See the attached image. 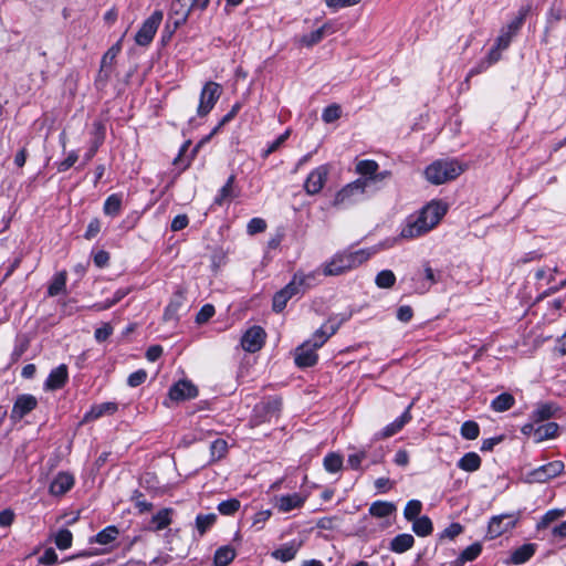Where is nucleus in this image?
<instances>
[{
	"instance_id": "41",
	"label": "nucleus",
	"mask_w": 566,
	"mask_h": 566,
	"mask_svg": "<svg viewBox=\"0 0 566 566\" xmlns=\"http://www.w3.org/2000/svg\"><path fill=\"white\" fill-rule=\"evenodd\" d=\"M118 534H119V532H118L117 527L107 526L106 528L101 531L98 534H96L94 542L102 544V545H107V544L112 543L113 541H115L116 537L118 536Z\"/></svg>"
},
{
	"instance_id": "11",
	"label": "nucleus",
	"mask_w": 566,
	"mask_h": 566,
	"mask_svg": "<svg viewBox=\"0 0 566 566\" xmlns=\"http://www.w3.org/2000/svg\"><path fill=\"white\" fill-rule=\"evenodd\" d=\"M38 406V400L32 395H20L18 396L12 410H11V419L14 421L21 420L29 412L34 410Z\"/></svg>"
},
{
	"instance_id": "29",
	"label": "nucleus",
	"mask_w": 566,
	"mask_h": 566,
	"mask_svg": "<svg viewBox=\"0 0 566 566\" xmlns=\"http://www.w3.org/2000/svg\"><path fill=\"white\" fill-rule=\"evenodd\" d=\"M481 551L482 546L480 543L471 544L453 562V566H463L467 562L474 560L481 554Z\"/></svg>"
},
{
	"instance_id": "21",
	"label": "nucleus",
	"mask_w": 566,
	"mask_h": 566,
	"mask_svg": "<svg viewBox=\"0 0 566 566\" xmlns=\"http://www.w3.org/2000/svg\"><path fill=\"white\" fill-rule=\"evenodd\" d=\"M282 400L280 398H271L266 401L261 402L255 407L256 411H262L264 413L263 420H271L272 417H276L281 410Z\"/></svg>"
},
{
	"instance_id": "20",
	"label": "nucleus",
	"mask_w": 566,
	"mask_h": 566,
	"mask_svg": "<svg viewBox=\"0 0 566 566\" xmlns=\"http://www.w3.org/2000/svg\"><path fill=\"white\" fill-rule=\"evenodd\" d=\"M412 406H413V402H411L407 407L406 411L398 419H396L394 422H391L384 429V431L381 433L382 438H389V437L396 434L403 428V426L406 423H408L411 420L410 410H411Z\"/></svg>"
},
{
	"instance_id": "12",
	"label": "nucleus",
	"mask_w": 566,
	"mask_h": 566,
	"mask_svg": "<svg viewBox=\"0 0 566 566\" xmlns=\"http://www.w3.org/2000/svg\"><path fill=\"white\" fill-rule=\"evenodd\" d=\"M367 182V179H357L354 182L348 184L336 193L333 205L340 206L349 201L354 195H363L365 192Z\"/></svg>"
},
{
	"instance_id": "4",
	"label": "nucleus",
	"mask_w": 566,
	"mask_h": 566,
	"mask_svg": "<svg viewBox=\"0 0 566 566\" xmlns=\"http://www.w3.org/2000/svg\"><path fill=\"white\" fill-rule=\"evenodd\" d=\"M163 11L156 10L153 14L146 19L135 35V41L138 45L147 46L154 39L158 27L163 21Z\"/></svg>"
},
{
	"instance_id": "38",
	"label": "nucleus",
	"mask_w": 566,
	"mask_h": 566,
	"mask_svg": "<svg viewBox=\"0 0 566 566\" xmlns=\"http://www.w3.org/2000/svg\"><path fill=\"white\" fill-rule=\"evenodd\" d=\"M412 530L418 536H428L432 532V522L428 516H421L413 521Z\"/></svg>"
},
{
	"instance_id": "58",
	"label": "nucleus",
	"mask_w": 566,
	"mask_h": 566,
	"mask_svg": "<svg viewBox=\"0 0 566 566\" xmlns=\"http://www.w3.org/2000/svg\"><path fill=\"white\" fill-rule=\"evenodd\" d=\"M463 532V526L459 523L450 524L440 535V538L453 539L455 536Z\"/></svg>"
},
{
	"instance_id": "2",
	"label": "nucleus",
	"mask_w": 566,
	"mask_h": 566,
	"mask_svg": "<svg viewBox=\"0 0 566 566\" xmlns=\"http://www.w3.org/2000/svg\"><path fill=\"white\" fill-rule=\"evenodd\" d=\"M463 171V166L457 160H437L426 168L424 175L429 182L441 185L455 179Z\"/></svg>"
},
{
	"instance_id": "39",
	"label": "nucleus",
	"mask_w": 566,
	"mask_h": 566,
	"mask_svg": "<svg viewBox=\"0 0 566 566\" xmlns=\"http://www.w3.org/2000/svg\"><path fill=\"white\" fill-rule=\"evenodd\" d=\"M130 292L129 289H119L115 292L112 300H108L103 303H96L92 307L95 311H105L117 304L119 301H122L128 293Z\"/></svg>"
},
{
	"instance_id": "35",
	"label": "nucleus",
	"mask_w": 566,
	"mask_h": 566,
	"mask_svg": "<svg viewBox=\"0 0 566 566\" xmlns=\"http://www.w3.org/2000/svg\"><path fill=\"white\" fill-rule=\"evenodd\" d=\"M189 1H190V6H189L188 10L185 13H182L179 18L174 20V22H172L174 28L170 31V34L176 29H178L181 24H184L186 22L188 14L191 10H193V9L205 10L208 7L210 0H189Z\"/></svg>"
},
{
	"instance_id": "60",
	"label": "nucleus",
	"mask_w": 566,
	"mask_h": 566,
	"mask_svg": "<svg viewBox=\"0 0 566 566\" xmlns=\"http://www.w3.org/2000/svg\"><path fill=\"white\" fill-rule=\"evenodd\" d=\"M147 378V373L144 369H139L129 375L127 382L130 387H137L142 385Z\"/></svg>"
},
{
	"instance_id": "25",
	"label": "nucleus",
	"mask_w": 566,
	"mask_h": 566,
	"mask_svg": "<svg viewBox=\"0 0 566 566\" xmlns=\"http://www.w3.org/2000/svg\"><path fill=\"white\" fill-rule=\"evenodd\" d=\"M235 549L230 545L219 547L213 557L214 566H228L235 557Z\"/></svg>"
},
{
	"instance_id": "28",
	"label": "nucleus",
	"mask_w": 566,
	"mask_h": 566,
	"mask_svg": "<svg viewBox=\"0 0 566 566\" xmlns=\"http://www.w3.org/2000/svg\"><path fill=\"white\" fill-rule=\"evenodd\" d=\"M312 279L313 275L295 274L292 281L285 287H283V290L287 292L290 297H292L302 291V286L308 287L310 283H307V281Z\"/></svg>"
},
{
	"instance_id": "23",
	"label": "nucleus",
	"mask_w": 566,
	"mask_h": 566,
	"mask_svg": "<svg viewBox=\"0 0 566 566\" xmlns=\"http://www.w3.org/2000/svg\"><path fill=\"white\" fill-rule=\"evenodd\" d=\"M535 544H524L512 552L510 563L520 565L527 562L535 553Z\"/></svg>"
},
{
	"instance_id": "22",
	"label": "nucleus",
	"mask_w": 566,
	"mask_h": 566,
	"mask_svg": "<svg viewBox=\"0 0 566 566\" xmlns=\"http://www.w3.org/2000/svg\"><path fill=\"white\" fill-rule=\"evenodd\" d=\"M305 502V497L298 493L283 495L277 499V507L281 512H290L301 507Z\"/></svg>"
},
{
	"instance_id": "51",
	"label": "nucleus",
	"mask_w": 566,
	"mask_h": 566,
	"mask_svg": "<svg viewBox=\"0 0 566 566\" xmlns=\"http://www.w3.org/2000/svg\"><path fill=\"white\" fill-rule=\"evenodd\" d=\"M72 533L67 528L60 530L55 535V545L60 549H66L72 545Z\"/></svg>"
},
{
	"instance_id": "24",
	"label": "nucleus",
	"mask_w": 566,
	"mask_h": 566,
	"mask_svg": "<svg viewBox=\"0 0 566 566\" xmlns=\"http://www.w3.org/2000/svg\"><path fill=\"white\" fill-rule=\"evenodd\" d=\"M332 29L329 23L323 24L321 28H318L315 31H312L308 34H304L298 39V43L304 46H313L322 41L324 38V34Z\"/></svg>"
},
{
	"instance_id": "64",
	"label": "nucleus",
	"mask_w": 566,
	"mask_h": 566,
	"mask_svg": "<svg viewBox=\"0 0 566 566\" xmlns=\"http://www.w3.org/2000/svg\"><path fill=\"white\" fill-rule=\"evenodd\" d=\"M512 38H513L512 33H509V32L504 31V29H503L501 34L496 39L495 46L497 49L505 50L506 48H509Z\"/></svg>"
},
{
	"instance_id": "46",
	"label": "nucleus",
	"mask_w": 566,
	"mask_h": 566,
	"mask_svg": "<svg viewBox=\"0 0 566 566\" xmlns=\"http://www.w3.org/2000/svg\"><path fill=\"white\" fill-rule=\"evenodd\" d=\"M422 510V504L418 500H411L407 503L403 515L408 521H415Z\"/></svg>"
},
{
	"instance_id": "49",
	"label": "nucleus",
	"mask_w": 566,
	"mask_h": 566,
	"mask_svg": "<svg viewBox=\"0 0 566 566\" xmlns=\"http://www.w3.org/2000/svg\"><path fill=\"white\" fill-rule=\"evenodd\" d=\"M378 169V164L374 160H360L356 165V171L363 176H373Z\"/></svg>"
},
{
	"instance_id": "32",
	"label": "nucleus",
	"mask_w": 566,
	"mask_h": 566,
	"mask_svg": "<svg viewBox=\"0 0 566 566\" xmlns=\"http://www.w3.org/2000/svg\"><path fill=\"white\" fill-rule=\"evenodd\" d=\"M396 511V506L391 502L377 501L369 507L370 515L375 517H387Z\"/></svg>"
},
{
	"instance_id": "19",
	"label": "nucleus",
	"mask_w": 566,
	"mask_h": 566,
	"mask_svg": "<svg viewBox=\"0 0 566 566\" xmlns=\"http://www.w3.org/2000/svg\"><path fill=\"white\" fill-rule=\"evenodd\" d=\"M412 406H413V402H411L407 407L406 411L398 419H396L394 422H391L384 429V431L381 433L382 438H389V437L396 434L403 428V426L406 423H408L411 420L410 410H411Z\"/></svg>"
},
{
	"instance_id": "43",
	"label": "nucleus",
	"mask_w": 566,
	"mask_h": 566,
	"mask_svg": "<svg viewBox=\"0 0 566 566\" xmlns=\"http://www.w3.org/2000/svg\"><path fill=\"white\" fill-rule=\"evenodd\" d=\"M376 285L380 289H390L395 285L396 276L390 270H382L376 276Z\"/></svg>"
},
{
	"instance_id": "52",
	"label": "nucleus",
	"mask_w": 566,
	"mask_h": 566,
	"mask_svg": "<svg viewBox=\"0 0 566 566\" xmlns=\"http://www.w3.org/2000/svg\"><path fill=\"white\" fill-rule=\"evenodd\" d=\"M342 116V108L338 104H332L327 106L322 114V118L325 123L329 124L337 120Z\"/></svg>"
},
{
	"instance_id": "6",
	"label": "nucleus",
	"mask_w": 566,
	"mask_h": 566,
	"mask_svg": "<svg viewBox=\"0 0 566 566\" xmlns=\"http://www.w3.org/2000/svg\"><path fill=\"white\" fill-rule=\"evenodd\" d=\"M221 95V86L216 82H208L201 92L197 109L199 116H206L214 106Z\"/></svg>"
},
{
	"instance_id": "55",
	"label": "nucleus",
	"mask_w": 566,
	"mask_h": 566,
	"mask_svg": "<svg viewBox=\"0 0 566 566\" xmlns=\"http://www.w3.org/2000/svg\"><path fill=\"white\" fill-rule=\"evenodd\" d=\"M564 515L563 510H551L548 511L542 518V521L538 523L537 528H545L547 527L553 521L557 520L558 517Z\"/></svg>"
},
{
	"instance_id": "17",
	"label": "nucleus",
	"mask_w": 566,
	"mask_h": 566,
	"mask_svg": "<svg viewBox=\"0 0 566 566\" xmlns=\"http://www.w3.org/2000/svg\"><path fill=\"white\" fill-rule=\"evenodd\" d=\"M447 212V206L439 202V201H432L424 206L420 213L422 214L423 219H427V221L430 223V226H437L442 217Z\"/></svg>"
},
{
	"instance_id": "57",
	"label": "nucleus",
	"mask_w": 566,
	"mask_h": 566,
	"mask_svg": "<svg viewBox=\"0 0 566 566\" xmlns=\"http://www.w3.org/2000/svg\"><path fill=\"white\" fill-rule=\"evenodd\" d=\"M266 229V222L261 218H253L248 223V233L253 235L263 232Z\"/></svg>"
},
{
	"instance_id": "45",
	"label": "nucleus",
	"mask_w": 566,
	"mask_h": 566,
	"mask_svg": "<svg viewBox=\"0 0 566 566\" xmlns=\"http://www.w3.org/2000/svg\"><path fill=\"white\" fill-rule=\"evenodd\" d=\"M122 208V198L118 195L109 196L104 203V212L108 216H117Z\"/></svg>"
},
{
	"instance_id": "34",
	"label": "nucleus",
	"mask_w": 566,
	"mask_h": 566,
	"mask_svg": "<svg viewBox=\"0 0 566 566\" xmlns=\"http://www.w3.org/2000/svg\"><path fill=\"white\" fill-rule=\"evenodd\" d=\"M557 410L558 408L554 403H542L533 411L532 419L535 422L547 420L553 417Z\"/></svg>"
},
{
	"instance_id": "33",
	"label": "nucleus",
	"mask_w": 566,
	"mask_h": 566,
	"mask_svg": "<svg viewBox=\"0 0 566 566\" xmlns=\"http://www.w3.org/2000/svg\"><path fill=\"white\" fill-rule=\"evenodd\" d=\"M235 177L234 175H231L226 185L221 188L219 195L214 199V203L218 206H222L224 202L232 200L235 197L233 184H234Z\"/></svg>"
},
{
	"instance_id": "37",
	"label": "nucleus",
	"mask_w": 566,
	"mask_h": 566,
	"mask_svg": "<svg viewBox=\"0 0 566 566\" xmlns=\"http://www.w3.org/2000/svg\"><path fill=\"white\" fill-rule=\"evenodd\" d=\"M217 515L214 513L199 514L196 517V528L200 536H203L206 532L216 523Z\"/></svg>"
},
{
	"instance_id": "63",
	"label": "nucleus",
	"mask_w": 566,
	"mask_h": 566,
	"mask_svg": "<svg viewBox=\"0 0 566 566\" xmlns=\"http://www.w3.org/2000/svg\"><path fill=\"white\" fill-rule=\"evenodd\" d=\"M99 231H101V222H99V220H98V219H93V220L88 223V226H87V230H86V232H85V235H84V237H85L87 240H91V239L95 238V237L98 234V232H99Z\"/></svg>"
},
{
	"instance_id": "40",
	"label": "nucleus",
	"mask_w": 566,
	"mask_h": 566,
	"mask_svg": "<svg viewBox=\"0 0 566 566\" xmlns=\"http://www.w3.org/2000/svg\"><path fill=\"white\" fill-rule=\"evenodd\" d=\"M171 509H163L157 514H155L151 520V522L155 524V530L161 531L166 528L171 523Z\"/></svg>"
},
{
	"instance_id": "10",
	"label": "nucleus",
	"mask_w": 566,
	"mask_h": 566,
	"mask_svg": "<svg viewBox=\"0 0 566 566\" xmlns=\"http://www.w3.org/2000/svg\"><path fill=\"white\" fill-rule=\"evenodd\" d=\"M265 332L260 326H253L245 332L241 339V345L244 350L255 353L261 349L264 344Z\"/></svg>"
},
{
	"instance_id": "3",
	"label": "nucleus",
	"mask_w": 566,
	"mask_h": 566,
	"mask_svg": "<svg viewBox=\"0 0 566 566\" xmlns=\"http://www.w3.org/2000/svg\"><path fill=\"white\" fill-rule=\"evenodd\" d=\"M368 258L369 253H366L364 250L353 253H339L325 264L323 272L326 276L340 275L348 270L357 268Z\"/></svg>"
},
{
	"instance_id": "13",
	"label": "nucleus",
	"mask_w": 566,
	"mask_h": 566,
	"mask_svg": "<svg viewBox=\"0 0 566 566\" xmlns=\"http://www.w3.org/2000/svg\"><path fill=\"white\" fill-rule=\"evenodd\" d=\"M433 228L434 226H430L427 219H423L422 214L419 213L418 218L415 221L409 222L406 227L402 228L400 232V238L415 239L429 232Z\"/></svg>"
},
{
	"instance_id": "1",
	"label": "nucleus",
	"mask_w": 566,
	"mask_h": 566,
	"mask_svg": "<svg viewBox=\"0 0 566 566\" xmlns=\"http://www.w3.org/2000/svg\"><path fill=\"white\" fill-rule=\"evenodd\" d=\"M347 318V316H343L338 321L329 318L326 324L313 334L312 339L304 342L296 348L295 364L303 368L314 366L317 361L316 349L322 347Z\"/></svg>"
},
{
	"instance_id": "59",
	"label": "nucleus",
	"mask_w": 566,
	"mask_h": 566,
	"mask_svg": "<svg viewBox=\"0 0 566 566\" xmlns=\"http://www.w3.org/2000/svg\"><path fill=\"white\" fill-rule=\"evenodd\" d=\"M367 452L365 450H360L354 454L348 457L347 463L353 470L360 469L361 461L366 459Z\"/></svg>"
},
{
	"instance_id": "18",
	"label": "nucleus",
	"mask_w": 566,
	"mask_h": 566,
	"mask_svg": "<svg viewBox=\"0 0 566 566\" xmlns=\"http://www.w3.org/2000/svg\"><path fill=\"white\" fill-rule=\"evenodd\" d=\"M74 484V478L65 472L59 473L50 484V493L55 496L65 494Z\"/></svg>"
},
{
	"instance_id": "47",
	"label": "nucleus",
	"mask_w": 566,
	"mask_h": 566,
	"mask_svg": "<svg viewBox=\"0 0 566 566\" xmlns=\"http://www.w3.org/2000/svg\"><path fill=\"white\" fill-rule=\"evenodd\" d=\"M461 434L468 440L476 439L480 434L479 424L475 421H465L461 427Z\"/></svg>"
},
{
	"instance_id": "26",
	"label": "nucleus",
	"mask_w": 566,
	"mask_h": 566,
	"mask_svg": "<svg viewBox=\"0 0 566 566\" xmlns=\"http://www.w3.org/2000/svg\"><path fill=\"white\" fill-rule=\"evenodd\" d=\"M415 538L411 534H399L390 542V549L395 553H405L413 546Z\"/></svg>"
},
{
	"instance_id": "7",
	"label": "nucleus",
	"mask_w": 566,
	"mask_h": 566,
	"mask_svg": "<svg viewBox=\"0 0 566 566\" xmlns=\"http://www.w3.org/2000/svg\"><path fill=\"white\" fill-rule=\"evenodd\" d=\"M517 521L518 515L513 513L493 516L489 522L488 533L491 538L499 537L505 532L514 528Z\"/></svg>"
},
{
	"instance_id": "42",
	"label": "nucleus",
	"mask_w": 566,
	"mask_h": 566,
	"mask_svg": "<svg viewBox=\"0 0 566 566\" xmlns=\"http://www.w3.org/2000/svg\"><path fill=\"white\" fill-rule=\"evenodd\" d=\"M66 284V272L62 271L57 273L52 283L49 285L48 293L50 296H55L60 294L64 289Z\"/></svg>"
},
{
	"instance_id": "36",
	"label": "nucleus",
	"mask_w": 566,
	"mask_h": 566,
	"mask_svg": "<svg viewBox=\"0 0 566 566\" xmlns=\"http://www.w3.org/2000/svg\"><path fill=\"white\" fill-rule=\"evenodd\" d=\"M515 402L514 397L509 392L499 395L491 403V407L496 412H503L513 407Z\"/></svg>"
},
{
	"instance_id": "61",
	"label": "nucleus",
	"mask_w": 566,
	"mask_h": 566,
	"mask_svg": "<svg viewBox=\"0 0 566 566\" xmlns=\"http://www.w3.org/2000/svg\"><path fill=\"white\" fill-rule=\"evenodd\" d=\"M77 158H78L77 154L75 151H71L67 155V157L59 164L57 170L60 172L66 171L77 161Z\"/></svg>"
},
{
	"instance_id": "56",
	"label": "nucleus",
	"mask_w": 566,
	"mask_h": 566,
	"mask_svg": "<svg viewBox=\"0 0 566 566\" xmlns=\"http://www.w3.org/2000/svg\"><path fill=\"white\" fill-rule=\"evenodd\" d=\"M214 315V307L211 304H206L201 307L199 313L196 316V322L198 324H203L208 322Z\"/></svg>"
},
{
	"instance_id": "8",
	"label": "nucleus",
	"mask_w": 566,
	"mask_h": 566,
	"mask_svg": "<svg viewBox=\"0 0 566 566\" xmlns=\"http://www.w3.org/2000/svg\"><path fill=\"white\" fill-rule=\"evenodd\" d=\"M186 296L181 291L176 292L164 313L165 322H178L188 312Z\"/></svg>"
},
{
	"instance_id": "50",
	"label": "nucleus",
	"mask_w": 566,
	"mask_h": 566,
	"mask_svg": "<svg viewBox=\"0 0 566 566\" xmlns=\"http://www.w3.org/2000/svg\"><path fill=\"white\" fill-rule=\"evenodd\" d=\"M297 552V547L294 545L283 546L273 552V556L282 562L292 560Z\"/></svg>"
},
{
	"instance_id": "5",
	"label": "nucleus",
	"mask_w": 566,
	"mask_h": 566,
	"mask_svg": "<svg viewBox=\"0 0 566 566\" xmlns=\"http://www.w3.org/2000/svg\"><path fill=\"white\" fill-rule=\"evenodd\" d=\"M563 470L564 463L562 461H553L528 472L525 481L528 483H544L559 475Z\"/></svg>"
},
{
	"instance_id": "54",
	"label": "nucleus",
	"mask_w": 566,
	"mask_h": 566,
	"mask_svg": "<svg viewBox=\"0 0 566 566\" xmlns=\"http://www.w3.org/2000/svg\"><path fill=\"white\" fill-rule=\"evenodd\" d=\"M290 298L291 297L287 295V292L284 291L283 289L276 292L273 296V311L276 313L282 312Z\"/></svg>"
},
{
	"instance_id": "15",
	"label": "nucleus",
	"mask_w": 566,
	"mask_h": 566,
	"mask_svg": "<svg viewBox=\"0 0 566 566\" xmlns=\"http://www.w3.org/2000/svg\"><path fill=\"white\" fill-rule=\"evenodd\" d=\"M197 387L187 380H180L169 389V397L175 401L191 399L197 397Z\"/></svg>"
},
{
	"instance_id": "16",
	"label": "nucleus",
	"mask_w": 566,
	"mask_h": 566,
	"mask_svg": "<svg viewBox=\"0 0 566 566\" xmlns=\"http://www.w3.org/2000/svg\"><path fill=\"white\" fill-rule=\"evenodd\" d=\"M69 371L67 366L62 364L51 370L45 384L44 388L46 390H57L61 389L67 381Z\"/></svg>"
},
{
	"instance_id": "30",
	"label": "nucleus",
	"mask_w": 566,
	"mask_h": 566,
	"mask_svg": "<svg viewBox=\"0 0 566 566\" xmlns=\"http://www.w3.org/2000/svg\"><path fill=\"white\" fill-rule=\"evenodd\" d=\"M117 410V405L114 402H104L92 407V409L84 416V421L95 420L105 413H114Z\"/></svg>"
},
{
	"instance_id": "44",
	"label": "nucleus",
	"mask_w": 566,
	"mask_h": 566,
	"mask_svg": "<svg viewBox=\"0 0 566 566\" xmlns=\"http://www.w3.org/2000/svg\"><path fill=\"white\" fill-rule=\"evenodd\" d=\"M324 468L326 471L336 473L343 468V458L337 453H329L324 459Z\"/></svg>"
},
{
	"instance_id": "62",
	"label": "nucleus",
	"mask_w": 566,
	"mask_h": 566,
	"mask_svg": "<svg viewBox=\"0 0 566 566\" xmlns=\"http://www.w3.org/2000/svg\"><path fill=\"white\" fill-rule=\"evenodd\" d=\"M39 562L45 565H53L57 562V554L53 548H46L43 555L40 557Z\"/></svg>"
},
{
	"instance_id": "31",
	"label": "nucleus",
	"mask_w": 566,
	"mask_h": 566,
	"mask_svg": "<svg viewBox=\"0 0 566 566\" xmlns=\"http://www.w3.org/2000/svg\"><path fill=\"white\" fill-rule=\"evenodd\" d=\"M458 467L467 472H474L481 467V458L475 452L465 453L458 462Z\"/></svg>"
},
{
	"instance_id": "27",
	"label": "nucleus",
	"mask_w": 566,
	"mask_h": 566,
	"mask_svg": "<svg viewBox=\"0 0 566 566\" xmlns=\"http://www.w3.org/2000/svg\"><path fill=\"white\" fill-rule=\"evenodd\" d=\"M558 424L556 422H547L538 426L534 430V440L536 442H542L547 439L555 438L558 432Z\"/></svg>"
},
{
	"instance_id": "14",
	"label": "nucleus",
	"mask_w": 566,
	"mask_h": 566,
	"mask_svg": "<svg viewBox=\"0 0 566 566\" xmlns=\"http://www.w3.org/2000/svg\"><path fill=\"white\" fill-rule=\"evenodd\" d=\"M120 51V42L115 43L113 46H111L107 52L103 55L102 62H101V69L98 72L97 81L98 82H107L112 70L114 61L117 56V54Z\"/></svg>"
},
{
	"instance_id": "48",
	"label": "nucleus",
	"mask_w": 566,
	"mask_h": 566,
	"mask_svg": "<svg viewBox=\"0 0 566 566\" xmlns=\"http://www.w3.org/2000/svg\"><path fill=\"white\" fill-rule=\"evenodd\" d=\"M211 457L213 460H220L228 451V443L223 439L214 440L210 446Z\"/></svg>"
},
{
	"instance_id": "9",
	"label": "nucleus",
	"mask_w": 566,
	"mask_h": 566,
	"mask_svg": "<svg viewBox=\"0 0 566 566\" xmlns=\"http://www.w3.org/2000/svg\"><path fill=\"white\" fill-rule=\"evenodd\" d=\"M328 174H329V168L326 165L319 166L316 169H314L305 180V184H304L305 191L308 195L318 193L323 189V187L327 180Z\"/></svg>"
},
{
	"instance_id": "53",
	"label": "nucleus",
	"mask_w": 566,
	"mask_h": 566,
	"mask_svg": "<svg viewBox=\"0 0 566 566\" xmlns=\"http://www.w3.org/2000/svg\"><path fill=\"white\" fill-rule=\"evenodd\" d=\"M240 509V501L237 499H230L219 503L218 511L222 515H232Z\"/></svg>"
}]
</instances>
